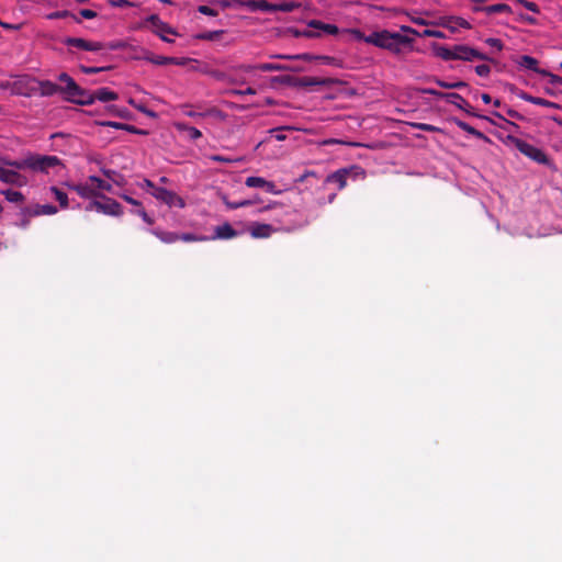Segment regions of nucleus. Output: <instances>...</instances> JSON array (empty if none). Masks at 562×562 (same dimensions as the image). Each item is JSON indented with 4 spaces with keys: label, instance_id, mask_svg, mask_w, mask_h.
<instances>
[{
    "label": "nucleus",
    "instance_id": "1",
    "mask_svg": "<svg viewBox=\"0 0 562 562\" xmlns=\"http://www.w3.org/2000/svg\"><path fill=\"white\" fill-rule=\"evenodd\" d=\"M414 40L409 36L387 30L373 32L366 38V43L387 49L395 55L401 54L403 47L411 46Z\"/></svg>",
    "mask_w": 562,
    "mask_h": 562
},
{
    "label": "nucleus",
    "instance_id": "2",
    "mask_svg": "<svg viewBox=\"0 0 562 562\" xmlns=\"http://www.w3.org/2000/svg\"><path fill=\"white\" fill-rule=\"evenodd\" d=\"M5 165L18 170L30 169L35 172H48L49 169L60 165L57 156L29 154L22 159L5 161Z\"/></svg>",
    "mask_w": 562,
    "mask_h": 562
},
{
    "label": "nucleus",
    "instance_id": "3",
    "mask_svg": "<svg viewBox=\"0 0 562 562\" xmlns=\"http://www.w3.org/2000/svg\"><path fill=\"white\" fill-rule=\"evenodd\" d=\"M57 79L65 85V100L80 105H90L94 102V91L82 89L68 74L61 72Z\"/></svg>",
    "mask_w": 562,
    "mask_h": 562
},
{
    "label": "nucleus",
    "instance_id": "4",
    "mask_svg": "<svg viewBox=\"0 0 562 562\" xmlns=\"http://www.w3.org/2000/svg\"><path fill=\"white\" fill-rule=\"evenodd\" d=\"M277 81L290 85L296 88H311L316 86L330 87L336 83V80L333 78H319V77H293V76H282L277 77Z\"/></svg>",
    "mask_w": 562,
    "mask_h": 562
},
{
    "label": "nucleus",
    "instance_id": "5",
    "mask_svg": "<svg viewBox=\"0 0 562 562\" xmlns=\"http://www.w3.org/2000/svg\"><path fill=\"white\" fill-rule=\"evenodd\" d=\"M508 139L526 157L538 164L549 165L550 159L542 149L515 136H508Z\"/></svg>",
    "mask_w": 562,
    "mask_h": 562
},
{
    "label": "nucleus",
    "instance_id": "6",
    "mask_svg": "<svg viewBox=\"0 0 562 562\" xmlns=\"http://www.w3.org/2000/svg\"><path fill=\"white\" fill-rule=\"evenodd\" d=\"M64 44L67 46H70V47H77L79 49L88 50V52H98L105 47L109 49H117L123 46L120 42L110 43V44L105 45L101 42H91V41H87V40L80 38V37H66L64 40Z\"/></svg>",
    "mask_w": 562,
    "mask_h": 562
},
{
    "label": "nucleus",
    "instance_id": "7",
    "mask_svg": "<svg viewBox=\"0 0 562 562\" xmlns=\"http://www.w3.org/2000/svg\"><path fill=\"white\" fill-rule=\"evenodd\" d=\"M102 201H91L86 206V211H97L111 216H121L123 214L122 205L117 201L106 196H102Z\"/></svg>",
    "mask_w": 562,
    "mask_h": 562
},
{
    "label": "nucleus",
    "instance_id": "8",
    "mask_svg": "<svg viewBox=\"0 0 562 562\" xmlns=\"http://www.w3.org/2000/svg\"><path fill=\"white\" fill-rule=\"evenodd\" d=\"M475 59L496 64V61L493 58L481 53L476 48L462 44L453 46V60L473 61Z\"/></svg>",
    "mask_w": 562,
    "mask_h": 562
},
{
    "label": "nucleus",
    "instance_id": "9",
    "mask_svg": "<svg viewBox=\"0 0 562 562\" xmlns=\"http://www.w3.org/2000/svg\"><path fill=\"white\" fill-rule=\"evenodd\" d=\"M154 196L166 203L168 206H177L180 209L186 206V202L181 196L165 188H156Z\"/></svg>",
    "mask_w": 562,
    "mask_h": 562
},
{
    "label": "nucleus",
    "instance_id": "10",
    "mask_svg": "<svg viewBox=\"0 0 562 562\" xmlns=\"http://www.w3.org/2000/svg\"><path fill=\"white\" fill-rule=\"evenodd\" d=\"M360 168L357 166H352L350 168H341L337 171L328 175L325 179L326 183H334L337 186L338 190H342L347 186V179L348 177L355 171L359 170Z\"/></svg>",
    "mask_w": 562,
    "mask_h": 562
},
{
    "label": "nucleus",
    "instance_id": "11",
    "mask_svg": "<svg viewBox=\"0 0 562 562\" xmlns=\"http://www.w3.org/2000/svg\"><path fill=\"white\" fill-rule=\"evenodd\" d=\"M37 88H33V90L37 91L42 97H53L55 94H63L65 97V85L59 86L49 80H34Z\"/></svg>",
    "mask_w": 562,
    "mask_h": 562
},
{
    "label": "nucleus",
    "instance_id": "12",
    "mask_svg": "<svg viewBox=\"0 0 562 562\" xmlns=\"http://www.w3.org/2000/svg\"><path fill=\"white\" fill-rule=\"evenodd\" d=\"M0 181L16 187L27 184V178L25 176L19 173L16 170L5 169L3 167H0Z\"/></svg>",
    "mask_w": 562,
    "mask_h": 562
},
{
    "label": "nucleus",
    "instance_id": "13",
    "mask_svg": "<svg viewBox=\"0 0 562 562\" xmlns=\"http://www.w3.org/2000/svg\"><path fill=\"white\" fill-rule=\"evenodd\" d=\"M437 24L450 30L451 32H457L459 27L471 29V24L465 19L453 15L441 16Z\"/></svg>",
    "mask_w": 562,
    "mask_h": 562
},
{
    "label": "nucleus",
    "instance_id": "14",
    "mask_svg": "<svg viewBox=\"0 0 562 562\" xmlns=\"http://www.w3.org/2000/svg\"><path fill=\"white\" fill-rule=\"evenodd\" d=\"M243 69L246 71L250 70H260V71H299L300 68H292L288 65L282 64H273V63H263L256 66H243Z\"/></svg>",
    "mask_w": 562,
    "mask_h": 562
},
{
    "label": "nucleus",
    "instance_id": "15",
    "mask_svg": "<svg viewBox=\"0 0 562 562\" xmlns=\"http://www.w3.org/2000/svg\"><path fill=\"white\" fill-rule=\"evenodd\" d=\"M274 58H279V59H301V60H312V59H319L322 60L324 64H327V65H334V66H338V60L335 58V57H330V56H312L310 54H297V55H274L273 56Z\"/></svg>",
    "mask_w": 562,
    "mask_h": 562
},
{
    "label": "nucleus",
    "instance_id": "16",
    "mask_svg": "<svg viewBox=\"0 0 562 562\" xmlns=\"http://www.w3.org/2000/svg\"><path fill=\"white\" fill-rule=\"evenodd\" d=\"M239 234L229 223H224L223 225H218L214 228V235L209 237V240L215 239H232L237 237Z\"/></svg>",
    "mask_w": 562,
    "mask_h": 562
},
{
    "label": "nucleus",
    "instance_id": "17",
    "mask_svg": "<svg viewBox=\"0 0 562 562\" xmlns=\"http://www.w3.org/2000/svg\"><path fill=\"white\" fill-rule=\"evenodd\" d=\"M235 3L246 5L251 11H276L274 4L268 2L267 0H249L246 2H243L240 0H233Z\"/></svg>",
    "mask_w": 562,
    "mask_h": 562
},
{
    "label": "nucleus",
    "instance_id": "18",
    "mask_svg": "<svg viewBox=\"0 0 562 562\" xmlns=\"http://www.w3.org/2000/svg\"><path fill=\"white\" fill-rule=\"evenodd\" d=\"M517 64L526 69L532 70L539 75H547L548 70L538 67V60L529 55H522L517 60Z\"/></svg>",
    "mask_w": 562,
    "mask_h": 562
},
{
    "label": "nucleus",
    "instance_id": "19",
    "mask_svg": "<svg viewBox=\"0 0 562 562\" xmlns=\"http://www.w3.org/2000/svg\"><path fill=\"white\" fill-rule=\"evenodd\" d=\"M100 124L102 126H110V127H113L116 130H124V131L133 133V134H138V135H147L148 134V131H146V130H140L134 125H130V124H125V123H121V122L104 121V122H101Z\"/></svg>",
    "mask_w": 562,
    "mask_h": 562
},
{
    "label": "nucleus",
    "instance_id": "20",
    "mask_svg": "<svg viewBox=\"0 0 562 562\" xmlns=\"http://www.w3.org/2000/svg\"><path fill=\"white\" fill-rule=\"evenodd\" d=\"M422 92L425 94H431L437 98L445 99L447 102H454V100H461L462 102H464V98L456 92H441L431 88H425L422 90Z\"/></svg>",
    "mask_w": 562,
    "mask_h": 562
},
{
    "label": "nucleus",
    "instance_id": "21",
    "mask_svg": "<svg viewBox=\"0 0 562 562\" xmlns=\"http://www.w3.org/2000/svg\"><path fill=\"white\" fill-rule=\"evenodd\" d=\"M452 121L462 131H464V132L475 136L479 139H482V140H485V142H491V139L486 135H484L482 132L477 131L476 128H474L473 126H471L467 122L461 121L459 119H453Z\"/></svg>",
    "mask_w": 562,
    "mask_h": 562
},
{
    "label": "nucleus",
    "instance_id": "22",
    "mask_svg": "<svg viewBox=\"0 0 562 562\" xmlns=\"http://www.w3.org/2000/svg\"><path fill=\"white\" fill-rule=\"evenodd\" d=\"M147 22L150 23L153 27H155V32L157 34H160V33L175 34L173 30L167 23L162 22L157 14H151L147 19Z\"/></svg>",
    "mask_w": 562,
    "mask_h": 562
},
{
    "label": "nucleus",
    "instance_id": "23",
    "mask_svg": "<svg viewBox=\"0 0 562 562\" xmlns=\"http://www.w3.org/2000/svg\"><path fill=\"white\" fill-rule=\"evenodd\" d=\"M150 233L165 244H173L179 241V233L166 232L159 228L151 229Z\"/></svg>",
    "mask_w": 562,
    "mask_h": 562
},
{
    "label": "nucleus",
    "instance_id": "24",
    "mask_svg": "<svg viewBox=\"0 0 562 562\" xmlns=\"http://www.w3.org/2000/svg\"><path fill=\"white\" fill-rule=\"evenodd\" d=\"M173 126L179 132H187L188 137L191 140H198L199 138L202 137V133L200 130H198L193 126H190L184 122H175Z\"/></svg>",
    "mask_w": 562,
    "mask_h": 562
},
{
    "label": "nucleus",
    "instance_id": "25",
    "mask_svg": "<svg viewBox=\"0 0 562 562\" xmlns=\"http://www.w3.org/2000/svg\"><path fill=\"white\" fill-rule=\"evenodd\" d=\"M181 110H182V113L189 117L215 116V115L221 114V111L217 110L216 108H212L205 112H195V111L190 110L189 104L181 105Z\"/></svg>",
    "mask_w": 562,
    "mask_h": 562
},
{
    "label": "nucleus",
    "instance_id": "26",
    "mask_svg": "<svg viewBox=\"0 0 562 562\" xmlns=\"http://www.w3.org/2000/svg\"><path fill=\"white\" fill-rule=\"evenodd\" d=\"M431 48L434 54L442 60H453V47L449 48L438 43H432Z\"/></svg>",
    "mask_w": 562,
    "mask_h": 562
},
{
    "label": "nucleus",
    "instance_id": "27",
    "mask_svg": "<svg viewBox=\"0 0 562 562\" xmlns=\"http://www.w3.org/2000/svg\"><path fill=\"white\" fill-rule=\"evenodd\" d=\"M272 232L273 228L271 225L257 223L251 227L250 233L254 238H268Z\"/></svg>",
    "mask_w": 562,
    "mask_h": 562
},
{
    "label": "nucleus",
    "instance_id": "28",
    "mask_svg": "<svg viewBox=\"0 0 562 562\" xmlns=\"http://www.w3.org/2000/svg\"><path fill=\"white\" fill-rule=\"evenodd\" d=\"M475 11H483L486 14L512 13V8L506 3H497L482 8H475Z\"/></svg>",
    "mask_w": 562,
    "mask_h": 562
},
{
    "label": "nucleus",
    "instance_id": "29",
    "mask_svg": "<svg viewBox=\"0 0 562 562\" xmlns=\"http://www.w3.org/2000/svg\"><path fill=\"white\" fill-rule=\"evenodd\" d=\"M117 98V93L108 88H100L94 91V101L99 100L101 102H109L116 100Z\"/></svg>",
    "mask_w": 562,
    "mask_h": 562
},
{
    "label": "nucleus",
    "instance_id": "30",
    "mask_svg": "<svg viewBox=\"0 0 562 562\" xmlns=\"http://www.w3.org/2000/svg\"><path fill=\"white\" fill-rule=\"evenodd\" d=\"M308 26H311L313 29L322 30L325 33L330 34V35H337L339 33V29L335 24L323 23L322 21H318V20H312L308 23Z\"/></svg>",
    "mask_w": 562,
    "mask_h": 562
},
{
    "label": "nucleus",
    "instance_id": "31",
    "mask_svg": "<svg viewBox=\"0 0 562 562\" xmlns=\"http://www.w3.org/2000/svg\"><path fill=\"white\" fill-rule=\"evenodd\" d=\"M70 189L85 199H90L97 195L94 189L89 187L88 184H72L70 186Z\"/></svg>",
    "mask_w": 562,
    "mask_h": 562
},
{
    "label": "nucleus",
    "instance_id": "32",
    "mask_svg": "<svg viewBox=\"0 0 562 562\" xmlns=\"http://www.w3.org/2000/svg\"><path fill=\"white\" fill-rule=\"evenodd\" d=\"M221 200L223 203L229 209V210H236L239 207L249 206L252 204L250 200H243V201H229L228 198L225 194L221 195Z\"/></svg>",
    "mask_w": 562,
    "mask_h": 562
},
{
    "label": "nucleus",
    "instance_id": "33",
    "mask_svg": "<svg viewBox=\"0 0 562 562\" xmlns=\"http://www.w3.org/2000/svg\"><path fill=\"white\" fill-rule=\"evenodd\" d=\"M5 196V199L11 203H22L24 201V195L20 191H13V190H2L0 192Z\"/></svg>",
    "mask_w": 562,
    "mask_h": 562
},
{
    "label": "nucleus",
    "instance_id": "34",
    "mask_svg": "<svg viewBox=\"0 0 562 562\" xmlns=\"http://www.w3.org/2000/svg\"><path fill=\"white\" fill-rule=\"evenodd\" d=\"M50 191L54 194L55 199L59 202L60 207L66 209L68 206L67 193H65L57 187H52Z\"/></svg>",
    "mask_w": 562,
    "mask_h": 562
},
{
    "label": "nucleus",
    "instance_id": "35",
    "mask_svg": "<svg viewBox=\"0 0 562 562\" xmlns=\"http://www.w3.org/2000/svg\"><path fill=\"white\" fill-rule=\"evenodd\" d=\"M449 103L463 110L464 112H467L470 115H474V116L487 120V117L484 115H479V114L473 113L472 112L473 108L469 104V102L465 99H464V102H462L461 100H454V102H449Z\"/></svg>",
    "mask_w": 562,
    "mask_h": 562
},
{
    "label": "nucleus",
    "instance_id": "36",
    "mask_svg": "<svg viewBox=\"0 0 562 562\" xmlns=\"http://www.w3.org/2000/svg\"><path fill=\"white\" fill-rule=\"evenodd\" d=\"M435 82L445 89H462L468 87V83L464 81H454V82H447L440 79H435Z\"/></svg>",
    "mask_w": 562,
    "mask_h": 562
},
{
    "label": "nucleus",
    "instance_id": "37",
    "mask_svg": "<svg viewBox=\"0 0 562 562\" xmlns=\"http://www.w3.org/2000/svg\"><path fill=\"white\" fill-rule=\"evenodd\" d=\"M206 240H209L207 236H198L192 233L179 234V241L192 243V241H206Z\"/></svg>",
    "mask_w": 562,
    "mask_h": 562
},
{
    "label": "nucleus",
    "instance_id": "38",
    "mask_svg": "<svg viewBox=\"0 0 562 562\" xmlns=\"http://www.w3.org/2000/svg\"><path fill=\"white\" fill-rule=\"evenodd\" d=\"M89 181H90L91 183L95 184V187H97L98 189H100V190L111 191V189H112V186H111L109 182H106V181H104V180L100 179V178H99V177H97V176H90V177H89Z\"/></svg>",
    "mask_w": 562,
    "mask_h": 562
},
{
    "label": "nucleus",
    "instance_id": "39",
    "mask_svg": "<svg viewBox=\"0 0 562 562\" xmlns=\"http://www.w3.org/2000/svg\"><path fill=\"white\" fill-rule=\"evenodd\" d=\"M248 188H262L266 184V179L261 177H248L245 181Z\"/></svg>",
    "mask_w": 562,
    "mask_h": 562
},
{
    "label": "nucleus",
    "instance_id": "40",
    "mask_svg": "<svg viewBox=\"0 0 562 562\" xmlns=\"http://www.w3.org/2000/svg\"><path fill=\"white\" fill-rule=\"evenodd\" d=\"M40 209H41L40 204H36L34 206H26V207L22 209L21 216H24V217L40 216V215H42Z\"/></svg>",
    "mask_w": 562,
    "mask_h": 562
},
{
    "label": "nucleus",
    "instance_id": "41",
    "mask_svg": "<svg viewBox=\"0 0 562 562\" xmlns=\"http://www.w3.org/2000/svg\"><path fill=\"white\" fill-rule=\"evenodd\" d=\"M224 33V31H207L200 35H198V38L204 40V41H215L220 38V36Z\"/></svg>",
    "mask_w": 562,
    "mask_h": 562
},
{
    "label": "nucleus",
    "instance_id": "42",
    "mask_svg": "<svg viewBox=\"0 0 562 562\" xmlns=\"http://www.w3.org/2000/svg\"><path fill=\"white\" fill-rule=\"evenodd\" d=\"M276 11H282V12H292L296 8H299V4L295 2H283L280 4H274Z\"/></svg>",
    "mask_w": 562,
    "mask_h": 562
},
{
    "label": "nucleus",
    "instance_id": "43",
    "mask_svg": "<svg viewBox=\"0 0 562 562\" xmlns=\"http://www.w3.org/2000/svg\"><path fill=\"white\" fill-rule=\"evenodd\" d=\"M420 37H436V38H446V35L441 31L426 29L422 33H419Z\"/></svg>",
    "mask_w": 562,
    "mask_h": 562
},
{
    "label": "nucleus",
    "instance_id": "44",
    "mask_svg": "<svg viewBox=\"0 0 562 562\" xmlns=\"http://www.w3.org/2000/svg\"><path fill=\"white\" fill-rule=\"evenodd\" d=\"M411 126H413L414 128L420 130V131H425V132H439L440 131L439 127L431 125V124H427V123H411Z\"/></svg>",
    "mask_w": 562,
    "mask_h": 562
},
{
    "label": "nucleus",
    "instance_id": "45",
    "mask_svg": "<svg viewBox=\"0 0 562 562\" xmlns=\"http://www.w3.org/2000/svg\"><path fill=\"white\" fill-rule=\"evenodd\" d=\"M148 60L155 65H169L171 61H175V57H165V56H155L148 58Z\"/></svg>",
    "mask_w": 562,
    "mask_h": 562
},
{
    "label": "nucleus",
    "instance_id": "46",
    "mask_svg": "<svg viewBox=\"0 0 562 562\" xmlns=\"http://www.w3.org/2000/svg\"><path fill=\"white\" fill-rule=\"evenodd\" d=\"M535 104L552 109H561V105L543 98L537 97Z\"/></svg>",
    "mask_w": 562,
    "mask_h": 562
},
{
    "label": "nucleus",
    "instance_id": "47",
    "mask_svg": "<svg viewBox=\"0 0 562 562\" xmlns=\"http://www.w3.org/2000/svg\"><path fill=\"white\" fill-rule=\"evenodd\" d=\"M110 69V67H88V66H80V70L86 75H92L98 74L104 70Z\"/></svg>",
    "mask_w": 562,
    "mask_h": 562
},
{
    "label": "nucleus",
    "instance_id": "48",
    "mask_svg": "<svg viewBox=\"0 0 562 562\" xmlns=\"http://www.w3.org/2000/svg\"><path fill=\"white\" fill-rule=\"evenodd\" d=\"M130 104H132L135 109H137L139 112L146 114L150 117H156V113L151 110H148L145 105L136 104L132 99L128 101Z\"/></svg>",
    "mask_w": 562,
    "mask_h": 562
},
{
    "label": "nucleus",
    "instance_id": "49",
    "mask_svg": "<svg viewBox=\"0 0 562 562\" xmlns=\"http://www.w3.org/2000/svg\"><path fill=\"white\" fill-rule=\"evenodd\" d=\"M475 72L480 77H487L491 72V67L486 64L477 65L475 67Z\"/></svg>",
    "mask_w": 562,
    "mask_h": 562
},
{
    "label": "nucleus",
    "instance_id": "50",
    "mask_svg": "<svg viewBox=\"0 0 562 562\" xmlns=\"http://www.w3.org/2000/svg\"><path fill=\"white\" fill-rule=\"evenodd\" d=\"M40 211H41L42 215H53V214L57 213V207L52 204H44V205H41Z\"/></svg>",
    "mask_w": 562,
    "mask_h": 562
},
{
    "label": "nucleus",
    "instance_id": "51",
    "mask_svg": "<svg viewBox=\"0 0 562 562\" xmlns=\"http://www.w3.org/2000/svg\"><path fill=\"white\" fill-rule=\"evenodd\" d=\"M136 214L139 215L143 221L145 223H147L148 225H153L154 224V220L147 214V212L144 210V207H138V210L136 211Z\"/></svg>",
    "mask_w": 562,
    "mask_h": 562
},
{
    "label": "nucleus",
    "instance_id": "52",
    "mask_svg": "<svg viewBox=\"0 0 562 562\" xmlns=\"http://www.w3.org/2000/svg\"><path fill=\"white\" fill-rule=\"evenodd\" d=\"M198 11L204 15H210V16H216L217 15V11L212 9L211 7L209 5H200L198 8Z\"/></svg>",
    "mask_w": 562,
    "mask_h": 562
},
{
    "label": "nucleus",
    "instance_id": "53",
    "mask_svg": "<svg viewBox=\"0 0 562 562\" xmlns=\"http://www.w3.org/2000/svg\"><path fill=\"white\" fill-rule=\"evenodd\" d=\"M110 3L112 7H115V8H131L134 5L128 0H111Z\"/></svg>",
    "mask_w": 562,
    "mask_h": 562
},
{
    "label": "nucleus",
    "instance_id": "54",
    "mask_svg": "<svg viewBox=\"0 0 562 562\" xmlns=\"http://www.w3.org/2000/svg\"><path fill=\"white\" fill-rule=\"evenodd\" d=\"M229 93L233 95H245V94L254 95V94H256V90L251 87H248L245 90H237V89L231 90Z\"/></svg>",
    "mask_w": 562,
    "mask_h": 562
},
{
    "label": "nucleus",
    "instance_id": "55",
    "mask_svg": "<svg viewBox=\"0 0 562 562\" xmlns=\"http://www.w3.org/2000/svg\"><path fill=\"white\" fill-rule=\"evenodd\" d=\"M517 97L522 99V100H525V101H527V102H530L532 104H535L536 99H537V97H533V95H531V94H529V93H527V92H525L522 90L517 92Z\"/></svg>",
    "mask_w": 562,
    "mask_h": 562
},
{
    "label": "nucleus",
    "instance_id": "56",
    "mask_svg": "<svg viewBox=\"0 0 562 562\" xmlns=\"http://www.w3.org/2000/svg\"><path fill=\"white\" fill-rule=\"evenodd\" d=\"M517 97L522 99V100H525V101H527V102H530L532 104H535L536 99H537V97H533V95H531V94H529V93H527V92H525L522 90L517 92Z\"/></svg>",
    "mask_w": 562,
    "mask_h": 562
},
{
    "label": "nucleus",
    "instance_id": "57",
    "mask_svg": "<svg viewBox=\"0 0 562 562\" xmlns=\"http://www.w3.org/2000/svg\"><path fill=\"white\" fill-rule=\"evenodd\" d=\"M485 43L492 47H496L498 50L503 49V43L498 38L490 37L485 41Z\"/></svg>",
    "mask_w": 562,
    "mask_h": 562
},
{
    "label": "nucleus",
    "instance_id": "58",
    "mask_svg": "<svg viewBox=\"0 0 562 562\" xmlns=\"http://www.w3.org/2000/svg\"><path fill=\"white\" fill-rule=\"evenodd\" d=\"M79 14L85 19H94L98 15L95 11L90 9H81Z\"/></svg>",
    "mask_w": 562,
    "mask_h": 562
},
{
    "label": "nucleus",
    "instance_id": "59",
    "mask_svg": "<svg viewBox=\"0 0 562 562\" xmlns=\"http://www.w3.org/2000/svg\"><path fill=\"white\" fill-rule=\"evenodd\" d=\"M546 76L550 78L551 83L562 86V77L553 75L550 71H548V74Z\"/></svg>",
    "mask_w": 562,
    "mask_h": 562
},
{
    "label": "nucleus",
    "instance_id": "60",
    "mask_svg": "<svg viewBox=\"0 0 562 562\" xmlns=\"http://www.w3.org/2000/svg\"><path fill=\"white\" fill-rule=\"evenodd\" d=\"M350 33L359 41L366 42V38H368V35H364L360 30L357 29L350 30Z\"/></svg>",
    "mask_w": 562,
    "mask_h": 562
},
{
    "label": "nucleus",
    "instance_id": "61",
    "mask_svg": "<svg viewBox=\"0 0 562 562\" xmlns=\"http://www.w3.org/2000/svg\"><path fill=\"white\" fill-rule=\"evenodd\" d=\"M102 172L108 179L113 180V181H115V177L119 176V173L115 170H111V169H102Z\"/></svg>",
    "mask_w": 562,
    "mask_h": 562
},
{
    "label": "nucleus",
    "instance_id": "62",
    "mask_svg": "<svg viewBox=\"0 0 562 562\" xmlns=\"http://www.w3.org/2000/svg\"><path fill=\"white\" fill-rule=\"evenodd\" d=\"M263 189L269 193H278L276 190V184L271 181L266 180V184L263 186Z\"/></svg>",
    "mask_w": 562,
    "mask_h": 562
},
{
    "label": "nucleus",
    "instance_id": "63",
    "mask_svg": "<svg viewBox=\"0 0 562 562\" xmlns=\"http://www.w3.org/2000/svg\"><path fill=\"white\" fill-rule=\"evenodd\" d=\"M507 115H509L510 117L513 119H516V120H524L525 117L518 113L517 111L513 110V109H508L506 111Z\"/></svg>",
    "mask_w": 562,
    "mask_h": 562
},
{
    "label": "nucleus",
    "instance_id": "64",
    "mask_svg": "<svg viewBox=\"0 0 562 562\" xmlns=\"http://www.w3.org/2000/svg\"><path fill=\"white\" fill-rule=\"evenodd\" d=\"M401 31L404 32V33H409V34L419 36V32L418 31H416L415 29H413L411 26H407V25H402L401 26Z\"/></svg>",
    "mask_w": 562,
    "mask_h": 562
}]
</instances>
